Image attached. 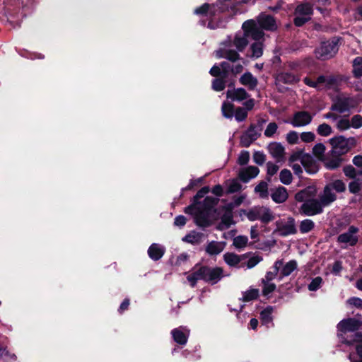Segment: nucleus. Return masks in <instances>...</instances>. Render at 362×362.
<instances>
[{"label": "nucleus", "mask_w": 362, "mask_h": 362, "mask_svg": "<svg viewBox=\"0 0 362 362\" xmlns=\"http://www.w3.org/2000/svg\"><path fill=\"white\" fill-rule=\"evenodd\" d=\"M194 269H195V271L187 276V279L192 288H194L197 286L199 280H202L209 284L214 285L224 276L223 269L219 267L199 266V264H197Z\"/></svg>", "instance_id": "nucleus-1"}, {"label": "nucleus", "mask_w": 362, "mask_h": 362, "mask_svg": "<svg viewBox=\"0 0 362 362\" xmlns=\"http://www.w3.org/2000/svg\"><path fill=\"white\" fill-rule=\"evenodd\" d=\"M235 105L230 102H223L221 106L222 115L227 119H232L234 115Z\"/></svg>", "instance_id": "nucleus-35"}, {"label": "nucleus", "mask_w": 362, "mask_h": 362, "mask_svg": "<svg viewBox=\"0 0 362 362\" xmlns=\"http://www.w3.org/2000/svg\"><path fill=\"white\" fill-rule=\"evenodd\" d=\"M273 307L271 305L267 306L260 312V320L263 324H269L272 322Z\"/></svg>", "instance_id": "nucleus-37"}, {"label": "nucleus", "mask_w": 362, "mask_h": 362, "mask_svg": "<svg viewBox=\"0 0 362 362\" xmlns=\"http://www.w3.org/2000/svg\"><path fill=\"white\" fill-rule=\"evenodd\" d=\"M221 224L224 225L227 228H228L231 225L235 224V222L233 221V215L223 214L221 216Z\"/></svg>", "instance_id": "nucleus-61"}, {"label": "nucleus", "mask_w": 362, "mask_h": 362, "mask_svg": "<svg viewBox=\"0 0 362 362\" xmlns=\"http://www.w3.org/2000/svg\"><path fill=\"white\" fill-rule=\"evenodd\" d=\"M259 173V169L256 166L250 165L243 168L239 170L238 179L244 183H247L250 180L256 177Z\"/></svg>", "instance_id": "nucleus-14"}, {"label": "nucleus", "mask_w": 362, "mask_h": 362, "mask_svg": "<svg viewBox=\"0 0 362 362\" xmlns=\"http://www.w3.org/2000/svg\"><path fill=\"white\" fill-rule=\"evenodd\" d=\"M332 190L327 184L325 186L322 194L320 195L319 200L324 206H327L337 200V197Z\"/></svg>", "instance_id": "nucleus-18"}, {"label": "nucleus", "mask_w": 362, "mask_h": 362, "mask_svg": "<svg viewBox=\"0 0 362 362\" xmlns=\"http://www.w3.org/2000/svg\"><path fill=\"white\" fill-rule=\"evenodd\" d=\"M221 67V77L227 79L228 77L229 73L231 72L232 66L227 62H221L220 63Z\"/></svg>", "instance_id": "nucleus-55"}, {"label": "nucleus", "mask_w": 362, "mask_h": 362, "mask_svg": "<svg viewBox=\"0 0 362 362\" xmlns=\"http://www.w3.org/2000/svg\"><path fill=\"white\" fill-rule=\"evenodd\" d=\"M351 127L354 129H358L362 127V116L360 115H355L351 117Z\"/></svg>", "instance_id": "nucleus-63"}, {"label": "nucleus", "mask_w": 362, "mask_h": 362, "mask_svg": "<svg viewBox=\"0 0 362 362\" xmlns=\"http://www.w3.org/2000/svg\"><path fill=\"white\" fill-rule=\"evenodd\" d=\"M255 22L262 31H275L278 28L275 18L263 12L257 16Z\"/></svg>", "instance_id": "nucleus-7"}, {"label": "nucleus", "mask_w": 362, "mask_h": 362, "mask_svg": "<svg viewBox=\"0 0 362 362\" xmlns=\"http://www.w3.org/2000/svg\"><path fill=\"white\" fill-rule=\"evenodd\" d=\"M337 242L339 243L349 244V246L354 247L357 245L358 242V237L357 235H351V234L345 232L340 234L337 237Z\"/></svg>", "instance_id": "nucleus-28"}, {"label": "nucleus", "mask_w": 362, "mask_h": 362, "mask_svg": "<svg viewBox=\"0 0 362 362\" xmlns=\"http://www.w3.org/2000/svg\"><path fill=\"white\" fill-rule=\"evenodd\" d=\"M276 85L279 83L294 84L298 81V78L291 72H281L275 78Z\"/></svg>", "instance_id": "nucleus-19"}, {"label": "nucleus", "mask_w": 362, "mask_h": 362, "mask_svg": "<svg viewBox=\"0 0 362 362\" xmlns=\"http://www.w3.org/2000/svg\"><path fill=\"white\" fill-rule=\"evenodd\" d=\"M278 129V126L276 122H270L265 131H264V135L266 137H272L273 135L276 133V130Z\"/></svg>", "instance_id": "nucleus-60"}, {"label": "nucleus", "mask_w": 362, "mask_h": 362, "mask_svg": "<svg viewBox=\"0 0 362 362\" xmlns=\"http://www.w3.org/2000/svg\"><path fill=\"white\" fill-rule=\"evenodd\" d=\"M239 214L240 216L245 215L250 221L260 220L264 224H268L275 218L271 209L264 206H255L249 211L240 209Z\"/></svg>", "instance_id": "nucleus-3"}, {"label": "nucleus", "mask_w": 362, "mask_h": 362, "mask_svg": "<svg viewBox=\"0 0 362 362\" xmlns=\"http://www.w3.org/2000/svg\"><path fill=\"white\" fill-rule=\"evenodd\" d=\"M259 289L250 288L245 292H243V297L240 298V300L243 302H250L254 300H257L259 298Z\"/></svg>", "instance_id": "nucleus-34"}, {"label": "nucleus", "mask_w": 362, "mask_h": 362, "mask_svg": "<svg viewBox=\"0 0 362 362\" xmlns=\"http://www.w3.org/2000/svg\"><path fill=\"white\" fill-rule=\"evenodd\" d=\"M329 142L332 147V150H330L332 153H339V155L343 156L350 151V142L354 145L356 140L354 137L346 139L345 136L340 135L331 138Z\"/></svg>", "instance_id": "nucleus-5"}, {"label": "nucleus", "mask_w": 362, "mask_h": 362, "mask_svg": "<svg viewBox=\"0 0 362 362\" xmlns=\"http://www.w3.org/2000/svg\"><path fill=\"white\" fill-rule=\"evenodd\" d=\"M248 242V238L245 235H238L233 239V245L238 248L241 249L245 247Z\"/></svg>", "instance_id": "nucleus-53"}, {"label": "nucleus", "mask_w": 362, "mask_h": 362, "mask_svg": "<svg viewBox=\"0 0 362 362\" xmlns=\"http://www.w3.org/2000/svg\"><path fill=\"white\" fill-rule=\"evenodd\" d=\"M325 146L322 143H318L314 146L313 148V153L315 156H316L320 160L323 161L325 158L324 156L325 151Z\"/></svg>", "instance_id": "nucleus-43"}, {"label": "nucleus", "mask_w": 362, "mask_h": 362, "mask_svg": "<svg viewBox=\"0 0 362 362\" xmlns=\"http://www.w3.org/2000/svg\"><path fill=\"white\" fill-rule=\"evenodd\" d=\"M248 113L247 110L243 107H238L234 111V117L237 122H240L245 121L247 117Z\"/></svg>", "instance_id": "nucleus-47"}, {"label": "nucleus", "mask_w": 362, "mask_h": 362, "mask_svg": "<svg viewBox=\"0 0 362 362\" xmlns=\"http://www.w3.org/2000/svg\"><path fill=\"white\" fill-rule=\"evenodd\" d=\"M165 254V249L159 244L153 243L148 249V255L153 261H158L162 258Z\"/></svg>", "instance_id": "nucleus-22"}, {"label": "nucleus", "mask_w": 362, "mask_h": 362, "mask_svg": "<svg viewBox=\"0 0 362 362\" xmlns=\"http://www.w3.org/2000/svg\"><path fill=\"white\" fill-rule=\"evenodd\" d=\"M313 13V5L308 2H303L298 4L295 8V15L310 16Z\"/></svg>", "instance_id": "nucleus-25"}, {"label": "nucleus", "mask_w": 362, "mask_h": 362, "mask_svg": "<svg viewBox=\"0 0 362 362\" xmlns=\"http://www.w3.org/2000/svg\"><path fill=\"white\" fill-rule=\"evenodd\" d=\"M276 229L275 231L279 233L282 237H286L289 235H294L297 233L296 228L295 219L293 217H289L286 224H282L280 221L276 222Z\"/></svg>", "instance_id": "nucleus-8"}, {"label": "nucleus", "mask_w": 362, "mask_h": 362, "mask_svg": "<svg viewBox=\"0 0 362 362\" xmlns=\"http://www.w3.org/2000/svg\"><path fill=\"white\" fill-rule=\"evenodd\" d=\"M355 342L358 343L356 346V353L358 356L362 359V332H356L346 341L349 344H352Z\"/></svg>", "instance_id": "nucleus-30"}, {"label": "nucleus", "mask_w": 362, "mask_h": 362, "mask_svg": "<svg viewBox=\"0 0 362 362\" xmlns=\"http://www.w3.org/2000/svg\"><path fill=\"white\" fill-rule=\"evenodd\" d=\"M241 257H246V255L240 256L233 252H226L223 255L226 263L230 267H236L241 261Z\"/></svg>", "instance_id": "nucleus-29"}, {"label": "nucleus", "mask_w": 362, "mask_h": 362, "mask_svg": "<svg viewBox=\"0 0 362 362\" xmlns=\"http://www.w3.org/2000/svg\"><path fill=\"white\" fill-rule=\"evenodd\" d=\"M218 58H225L232 62H235L240 59L238 52L234 49H226L223 55H218Z\"/></svg>", "instance_id": "nucleus-40"}, {"label": "nucleus", "mask_w": 362, "mask_h": 362, "mask_svg": "<svg viewBox=\"0 0 362 362\" xmlns=\"http://www.w3.org/2000/svg\"><path fill=\"white\" fill-rule=\"evenodd\" d=\"M225 243L211 241L206 247V252L209 255H217L220 254L224 248Z\"/></svg>", "instance_id": "nucleus-27"}, {"label": "nucleus", "mask_w": 362, "mask_h": 362, "mask_svg": "<svg viewBox=\"0 0 362 362\" xmlns=\"http://www.w3.org/2000/svg\"><path fill=\"white\" fill-rule=\"evenodd\" d=\"M323 207L324 206L319 199L313 197L303 203L299 208V211L303 215L312 216L322 214Z\"/></svg>", "instance_id": "nucleus-6"}, {"label": "nucleus", "mask_w": 362, "mask_h": 362, "mask_svg": "<svg viewBox=\"0 0 362 362\" xmlns=\"http://www.w3.org/2000/svg\"><path fill=\"white\" fill-rule=\"evenodd\" d=\"M362 325V322L355 318L344 319L339 323V329L341 332H354L358 330Z\"/></svg>", "instance_id": "nucleus-15"}, {"label": "nucleus", "mask_w": 362, "mask_h": 362, "mask_svg": "<svg viewBox=\"0 0 362 362\" xmlns=\"http://www.w3.org/2000/svg\"><path fill=\"white\" fill-rule=\"evenodd\" d=\"M315 228V223L310 219L303 220L299 225V230L301 233H308Z\"/></svg>", "instance_id": "nucleus-41"}, {"label": "nucleus", "mask_w": 362, "mask_h": 362, "mask_svg": "<svg viewBox=\"0 0 362 362\" xmlns=\"http://www.w3.org/2000/svg\"><path fill=\"white\" fill-rule=\"evenodd\" d=\"M210 192V187L209 186H204L202 187L197 194L193 197L192 201L197 203L199 206L201 205V202L199 199L205 196L207 193Z\"/></svg>", "instance_id": "nucleus-52"}, {"label": "nucleus", "mask_w": 362, "mask_h": 362, "mask_svg": "<svg viewBox=\"0 0 362 362\" xmlns=\"http://www.w3.org/2000/svg\"><path fill=\"white\" fill-rule=\"evenodd\" d=\"M267 175L269 177H267V180L269 182L271 181V177L274 175L279 170V166L272 162H268L267 163Z\"/></svg>", "instance_id": "nucleus-57"}, {"label": "nucleus", "mask_w": 362, "mask_h": 362, "mask_svg": "<svg viewBox=\"0 0 362 362\" xmlns=\"http://www.w3.org/2000/svg\"><path fill=\"white\" fill-rule=\"evenodd\" d=\"M313 117L307 111H298L294 113L291 124L295 127H303L310 124L312 122Z\"/></svg>", "instance_id": "nucleus-12"}, {"label": "nucleus", "mask_w": 362, "mask_h": 362, "mask_svg": "<svg viewBox=\"0 0 362 362\" xmlns=\"http://www.w3.org/2000/svg\"><path fill=\"white\" fill-rule=\"evenodd\" d=\"M322 283V279L320 276H317L311 281L308 284V290L310 291H316L318 290Z\"/></svg>", "instance_id": "nucleus-56"}, {"label": "nucleus", "mask_w": 362, "mask_h": 362, "mask_svg": "<svg viewBox=\"0 0 362 362\" xmlns=\"http://www.w3.org/2000/svg\"><path fill=\"white\" fill-rule=\"evenodd\" d=\"M250 160V153L247 151H242L238 158V163L240 165H245Z\"/></svg>", "instance_id": "nucleus-59"}, {"label": "nucleus", "mask_w": 362, "mask_h": 362, "mask_svg": "<svg viewBox=\"0 0 362 362\" xmlns=\"http://www.w3.org/2000/svg\"><path fill=\"white\" fill-rule=\"evenodd\" d=\"M315 189L308 187L305 189L300 190L295 194V199L298 202H305L310 199H312L315 196Z\"/></svg>", "instance_id": "nucleus-21"}, {"label": "nucleus", "mask_w": 362, "mask_h": 362, "mask_svg": "<svg viewBox=\"0 0 362 362\" xmlns=\"http://www.w3.org/2000/svg\"><path fill=\"white\" fill-rule=\"evenodd\" d=\"M235 8L233 0H218L216 4L213 5V10L210 11V13L215 16L217 11L223 13L229 10L233 11Z\"/></svg>", "instance_id": "nucleus-17"}, {"label": "nucleus", "mask_w": 362, "mask_h": 362, "mask_svg": "<svg viewBox=\"0 0 362 362\" xmlns=\"http://www.w3.org/2000/svg\"><path fill=\"white\" fill-rule=\"evenodd\" d=\"M252 57L255 58L260 57L263 54V45L261 42H255L251 45Z\"/></svg>", "instance_id": "nucleus-45"}, {"label": "nucleus", "mask_w": 362, "mask_h": 362, "mask_svg": "<svg viewBox=\"0 0 362 362\" xmlns=\"http://www.w3.org/2000/svg\"><path fill=\"white\" fill-rule=\"evenodd\" d=\"M173 340L180 345H185L187 342L188 336L180 328H175L171 331Z\"/></svg>", "instance_id": "nucleus-31"}, {"label": "nucleus", "mask_w": 362, "mask_h": 362, "mask_svg": "<svg viewBox=\"0 0 362 362\" xmlns=\"http://www.w3.org/2000/svg\"><path fill=\"white\" fill-rule=\"evenodd\" d=\"M211 212L203 209L199 206L197 211L194 213V221L197 226L202 228H207L212 225V221L209 219Z\"/></svg>", "instance_id": "nucleus-9"}, {"label": "nucleus", "mask_w": 362, "mask_h": 362, "mask_svg": "<svg viewBox=\"0 0 362 362\" xmlns=\"http://www.w3.org/2000/svg\"><path fill=\"white\" fill-rule=\"evenodd\" d=\"M241 189V184L238 182L237 180L233 179L227 188L226 194H233L240 191Z\"/></svg>", "instance_id": "nucleus-54"}, {"label": "nucleus", "mask_w": 362, "mask_h": 362, "mask_svg": "<svg viewBox=\"0 0 362 362\" xmlns=\"http://www.w3.org/2000/svg\"><path fill=\"white\" fill-rule=\"evenodd\" d=\"M255 192H259L262 198L268 197V185L264 181H261L255 188Z\"/></svg>", "instance_id": "nucleus-48"}, {"label": "nucleus", "mask_w": 362, "mask_h": 362, "mask_svg": "<svg viewBox=\"0 0 362 362\" xmlns=\"http://www.w3.org/2000/svg\"><path fill=\"white\" fill-rule=\"evenodd\" d=\"M332 132L330 125L327 123L320 124L317 128V133L322 136H327Z\"/></svg>", "instance_id": "nucleus-51"}, {"label": "nucleus", "mask_w": 362, "mask_h": 362, "mask_svg": "<svg viewBox=\"0 0 362 362\" xmlns=\"http://www.w3.org/2000/svg\"><path fill=\"white\" fill-rule=\"evenodd\" d=\"M250 94L243 88L228 89L226 97L232 101L240 102L250 98Z\"/></svg>", "instance_id": "nucleus-16"}, {"label": "nucleus", "mask_w": 362, "mask_h": 362, "mask_svg": "<svg viewBox=\"0 0 362 362\" xmlns=\"http://www.w3.org/2000/svg\"><path fill=\"white\" fill-rule=\"evenodd\" d=\"M338 37L322 42L319 47L315 49L316 57L320 60H327L333 57L339 50Z\"/></svg>", "instance_id": "nucleus-4"}, {"label": "nucleus", "mask_w": 362, "mask_h": 362, "mask_svg": "<svg viewBox=\"0 0 362 362\" xmlns=\"http://www.w3.org/2000/svg\"><path fill=\"white\" fill-rule=\"evenodd\" d=\"M297 262L296 260H290L282 268L279 280H281L283 277L289 276L294 270L297 269Z\"/></svg>", "instance_id": "nucleus-32"}, {"label": "nucleus", "mask_w": 362, "mask_h": 362, "mask_svg": "<svg viewBox=\"0 0 362 362\" xmlns=\"http://www.w3.org/2000/svg\"><path fill=\"white\" fill-rule=\"evenodd\" d=\"M219 200L218 197L207 196L201 202V208L210 212H216V209H215V206L218 204Z\"/></svg>", "instance_id": "nucleus-26"}, {"label": "nucleus", "mask_w": 362, "mask_h": 362, "mask_svg": "<svg viewBox=\"0 0 362 362\" xmlns=\"http://www.w3.org/2000/svg\"><path fill=\"white\" fill-rule=\"evenodd\" d=\"M292 173L289 170L285 168L280 172L279 179L283 184L290 185L292 182Z\"/></svg>", "instance_id": "nucleus-46"}, {"label": "nucleus", "mask_w": 362, "mask_h": 362, "mask_svg": "<svg viewBox=\"0 0 362 362\" xmlns=\"http://www.w3.org/2000/svg\"><path fill=\"white\" fill-rule=\"evenodd\" d=\"M353 101V98L350 97H339L337 96L334 103L330 107V110L333 112H338L344 113L349 112L351 108L350 103Z\"/></svg>", "instance_id": "nucleus-10"}, {"label": "nucleus", "mask_w": 362, "mask_h": 362, "mask_svg": "<svg viewBox=\"0 0 362 362\" xmlns=\"http://www.w3.org/2000/svg\"><path fill=\"white\" fill-rule=\"evenodd\" d=\"M253 160L256 164L262 165L266 160V156L263 152L255 151L253 154Z\"/></svg>", "instance_id": "nucleus-62"}, {"label": "nucleus", "mask_w": 362, "mask_h": 362, "mask_svg": "<svg viewBox=\"0 0 362 362\" xmlns=\"http://www.w3.org/2000/svg\"><path fill=\"white\" fill-rule=\"evenodd\" d=\"M351 127L350 121L348 119L342 118L337 124V128L339 131H345Z\"/></svg>", "instance_id": "nucleus-64"}, {"label": "nucleus", "mask_w": 362, "mask_h": 362, "mask_svg": "<svg viewBox=\"0 0 362 362\" xmlns=\"http://www.w3.org/2000/svg\"><path fill=\"white\" fill-rule=\"evenodd\" d=\"M226 82L227 79L224 78H216L212 80L211 87L215 91L220 92L225 89Z\"/></svg>", "instance_id": "nucleus-42"}, {"label": "nucleus", "mask_w": 362, "mask_h": 362, "mask_svg": "<svg viewBox=\"0 0 362 362\" xmlns=\"http://www.w3.org/2000/svg\"><path fill=\"white\" fill-rule=\"evenodd\" d=\"M337 193H343L346 190V184L342 180H334L328 184Z\"/></svg>", "instance_id": "nucleus-38"}, {"label": "nucleus", "mask_w": 362, "mask_h": 362, "mask_svg": "<svg viewBox=\"0 0 362 362\" xmlns=\"http://www.w3.org/2000/svg\"><path fill=\"white\" fill-rule=\"evenodd\" d=\"M239 81L242 85L247 86L250 90H255L258 85L257 78L249 71L244 73Z\"/></svg>", "instance_id": "nucleus-20"}, {"label": "nucleus", "mask_w": 362, "mask_h": 362, "mask_svg": "<svg viewBox=\"0 0 362 362\" xmlns=\"http://www.w3.org/2000/svg\"><path fill=\"white\" fill-rule=\"evenodd\" d=\"M244 35L235 36L233 40L234 45L239 52H243L248 44L247 37H251L254 40L262 39L264 33L258 28L254 19L245 21L242 25Z\"/></svg>", "instance_id": "nucleus-2"}, {"label": "nucleus", "mask_w": 362, "mask_h": 362, "mask_svg": "<svg viewBox=\"0 0 362 362\" xmlns=\"http://www.w3.org/2000/svg\"><path fill=\"white\" fill-rule=\"evenodd\" d=\"M288 194L286 187L279 186L276 190L271 194L272 200L276 204H281L286 201Z\"/></svg>", "instance_id": "nucleus-23"}, {"label": "nucleus", "mask_w": 362, "mask_h": 362, "mask_svg": "<svg viewBox=\"0 0 362 362\" xmlns=\"http://www.w3.org/2000/svg\"><path fill=\"white\" fill-rule=\"evenodd\" d=\"M283 259L276 260L274 262V264L272 267L273 270L266 273L265 278L267 281H271L276 277L279 272L280 267L283 265Z\"/></svg>", "instance_id": "nucleus-36"}, {"label": "nucleus", "mask_w": 362, "mask_h": 362, "mask_svg": "<svg viewBox=\"0 0 362 362\" xmlns=\"http://www.w3.org/2000/svg\"><path fill=\"white\" fill-rule=\"evenodd\" d=\"M266 280V278L262 279V283L263 284L262 295L264 296H268L271 293L275 291L276 286L274 283H269Z\"/></svg>", "instance_id": "nucleus-49"}, {"label": "nucleus", "mask_w": 362, "mask_h": 362, "mask_svg": "<svg viewBox=\"0 0 362 362\" xmlns=\"http://www.w3.org/2000/svg\"><path fill=\"white\" fill-rule=\"evenodd\" d=\"M310 20L311 17L310 16L295 15L293 18V24L296 27H301Z\"/></svg>", "instance_id": "nucleus-58"}, {"label": "nucleus", "mask_w": 362, "mask_h": 362, "mask_svg": "<svg viewBox=\"0 0 362 362\" xmlns=\"http://www.w3.org/2000/svg\"><path fill=\"white\" fill-rule=\"evenodd\" d=\"M203 236L204 234L202 233L192 231L190 233L186 235L182 238V241L192 245H196L199 244L201 242Z\"/></svg>", "instance_id": "nucleus-33"}, {"label": "nucleus", "mask_w": 362, "mask_h": 362, "mask_svg": "<svg viewBox=\"0 0 362 362\" xmlns=\"http://www.w3.org/2000/svg\"><path fill=\"white\" fill-rule=\"evenodd\" d=\"M300 163L308 174H315L319 170L317 161L308 153H304L302 156Z\"/></svg>", "instance_id": "nucleus-13"}, {"label": "nucleus", "mask_w": 362, "mask_h": 362, "mask_svg": "<svg viewBox=\"0 0 362 362\" xmlns=\"http://www.w3.org/2000/svg\"><path fill=\"white\" fill-rule=\"evenodd\" d=\"M268 148H269V153L274 158H275L278 160H280L284 157L285 148L280 143H277V142L271 143L269 145Z\"/></svg>", "instance_id": "nucleus-24"}, {"label": "nucleus", "mask_w": 362, "mask_h": 362, "mask_svg": "<svg viewBox=\"0 0 362 362\" xmlns=\"http://www.w3.org/2000/svg\"><path fill=\"white\" fill-rule=\"evenodd\" d=\"M343 173L346 177L351 180L358 178L357 176L359 175V170L350 164L343 167Z\"/></svg>", "instance_id": "nucleus-39"}, {"label": "nucleus", "mask_w": 362, "mask_h": 362, "mask_svg": "<svg viewBox=\"0 0 362 362\" xmlns=\"http://www.w3.org/2000/svg\"><path fill=\"white\" fill-rule=\"evenodd\" d=\"M349 191L351 194H356L362 189L361 180L360 178L353 180L349 183Z\"/></svg>", "instance_id": "nucleus-44"}, {"label": "nucleus", "mask_w": 362, "mask_h": 362, "mask_svg": "<svg viewBox=\"0 0 362 362\" xmlns=\"http://www.w3.org/2000/svg\"><path fill=\"white\" fill-rule=\"evenodd\" d=\"M344 161L345 159L342 158V156L339 155V153H332L330 151L323 160L325 167L330 170L337 169Z\"/></svg>", "instance_id": "nucleus-11"}, {"label": "nucleus", "mask_w": 362, "mask_h": 362, "mask_svg": "<svg viewBox=\"0 0 362 362\" xmlns=\"http://www.w3.org/2000/svg\"><path fill=\"white\" fill-rule=\"evenodd\" d=\"M254 141H255V136L248 135L245 132L242 134L240 139V144L243 147H249Z\"/></svg>", "instance_id": "nucleus-50"}]
</instances>
